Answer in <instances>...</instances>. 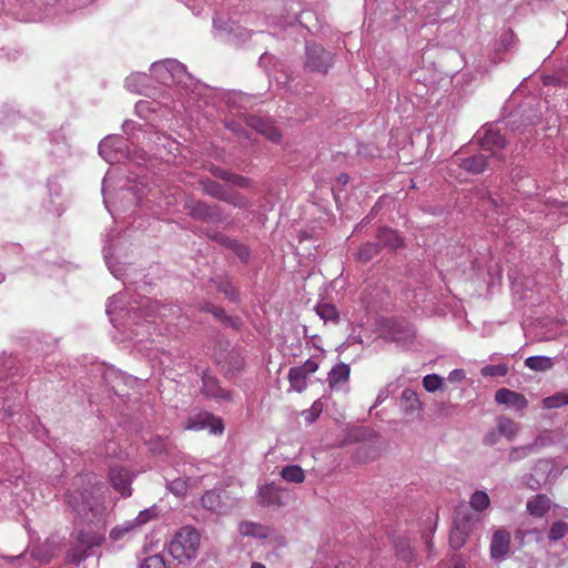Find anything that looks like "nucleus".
I'll return each mask as SVG.
<instances>
[{
	"mask_svg": "<svg viewBox=\"0 0 568 568\" xmlns=\"http://www.w3.org/2000/svg\"><path fill=\"white\" fill-rule=\"evenodd\" d=\"M510 534L506 529H498L490 541V556L495 560H503L509 552Z\"/></svg>",
	"mask_w": 568,
	"mask_h": 568,
	"instance_id": "obj_21",
	"label": "nucleus"
},
{
	"mask_svg": "<svg viewBox=\"0 0 568 568\" xmlns=\"http://www.w3.org/2000/svg\"><path fill=\"white\" fill-rule=\"evenodd\" d=\"M104 258H105V263L109 267V270L111 271V273L115 276V277H120L121 276V270L120 268H116L115 265L113 264V257L112 255L109 253V252H105L104 253Z\"/></svg>",
	"mask_w": 568,
	"mask_h": 568,
	"instance_id": "obj_54",
	"label": "nucleus"
},
{
	"mask_svg": "<svg viewBox=\"0 0 568 568\" xmlns=\"http://www.w3.org/2000/svg\"><path fill=\"white\" fill-rule=\"evenodd\" d=\"M333 65V54L318 44H306L305 68L312 72L326 73Z\"/></svg>",
	"mask_w": 568,
	"mask_h": 568,
	"instance_id": "obj_10",
	"label": "nucleus"
},
{
	"mask_svg": "<svg viewBox=\"0 0 568 568\" xmlns=\"http://www.w3.org/2000/svg\"><path fill=\"white\" fill-rule=\"evenodd\" d=\"M549 509L550 499L546 495H537L527 503V510L534 517H542Z\"/></svg>",
	"mask_w": 568,
	"mask_h": 568,
	"instance_id": "obj_28",
	"label": "nucleus"
},
{
	"mask_svg": "<svg viewBox=\"0 0 568 568\" xmlns=\"http://www.w3.org/2000/svg\"><path fill=\"white\" fill-rule=\"evenodd\" d=\"M200 540V534L195 528L184 526L175 532L169 545V551L180 562L190 561L197 555Z\"/></svg>",
	"mask_w": 568,
	"mask_h": 568,
	"instance_id": "obj_3",
	"label": "nucleus"
},
{
	"mask_svg": "<svg viewBox=\"0 0 568 568\" xmlns=\"http://www.w3.org/2000/svg\"><path fill=\"white\" fill-rule=\"evenodd\" d=\"M151 72L153 77L164 85L181 83L185 78L190 77L185 65L175 59H165L152 63Z\"/></svg>",
	"mask_w": 568,
	"mask_h": 568,
	"instance_id": "obj_6",
	"label": "nucleus"
},
{
	"mask_svg": "<svg viewBox=\"0 0 568 568\" xmlns=\"http://www.w3.org/2000/svg\"><path fill=\"white\" fill-rule=\"evenodd\" d=\"M495 402L517 412H521L528 406V400L521 393H517L509 388H499L495 393Z\"/></svg>",
	"mask_w": 568,
	"mask_h": 568,
	"instance_id": "obj_18",
	"label": "nucleus"
},
{
	"mask_svg": "<svg viewBox=\"0 0 568 568\" xmlns=\"http://www.w3.org/2000/svg\"><path fill=\"white\" fill-rule=\"evenodd\" d=\"M477 139L481 151L485 153H497L501 158L498 151L505 148L506 140L498 130L493 126H484L477 132Z\"/></svg>",
	"mask_w": 568,
	"mask_h": 568,
	"instance_id": "obj_14",
	"label": "nucleus"
},
{
	"mask_svg": "<svg viewBox=\"0 0 568 568\" xmlns=\"http://www.w3.org/2000/svg\"><path fill=\"white\" fill-rule=\"evenodd\" d=\"M103 540L104 537L102 534H93L92 536L87 538L84 532H81V546L75 547L74 549L68 552L69 561L72 564L81 562L89 556L88 550L94 546L101 545Z\"/></svg>",
	"mask_w": 568,
	"mask_h": 568,
	"instance_id": "obj_17",
	"label": "nucleus"
},
{
	"mask_svg": "<svg viewBox=\"0 0 568 568\" xmlns=\"http://www.w3.org/2000/svg\"><path fill=\"white\" fill-rule=\"evenodd\" d=\"M290 388L302 393L307 387V375L296 366L291 367L287 375Z\"/></svg>",
	"mask_w": 568,
	"mask_h": 568,
	"instance_id": "obj_31",
	"label": "nucleus"
},
{
	"mask_svg": "<svg viewBox=\"0 0 568 568\" xmlns=\"http://www.w3.org/2000/svg\"><path fill=\"white\" fill-rule=\"evenodd\" d=\"M31 556L40 561H49L52 557V551L47 548L45 545L39 548H33L31 550Z\"/></svg>",
	"mask_w": 568,
	"mask_h": 568,
	"instance_id": "obj_49",
	"label": "nucleus"
},
{
	"mask_svg": "<svg viewBox=\"0 0 568 568\" xmlns=\"http://www.w3.org/2000/svg\"><path fill=\"white\" fill-rule=\"evenodd\" d=\"M471 521L468 517H457L449 532V545L454 549H459L466 541L470 531Z\"/></svg>",
	"mask_w": 568,
	"mask_h": 568,
	"instance_id": "obj_20",
	"label": "nucleus"
},
{
	"mask_svg": "<svg viewBox=\"0 0 568 568\" xmlns=\"http://www.w3.org/2000/svg\"><path fill=\"white\" fill-rule=\"evenodd\" d=\"M351 368L345 363H338L332 367L327 376L331 388H341L349 378Z\"/></svg>",
	"mask_w": 568,
	"mask_h": 568,
	"instance_id": "obj_26",
	"label": "nucleus"
},
{
	"mask_svg": "<svg viewBox=\"0 0 568 568\" xmlns=\"http://www.w3.org/2000/svg\"><path fill=\"white\" fill-rule=\"evenodd\" d=\"M105 486L93 474L74 478L73 488L65 495L68 506L83 520L101 523L105 519Z\"/></svg>",
	"mask_w": 568,
	"mask_h": 568,
	"instance_id": "obj_1",
	"label": "nucleus"
},
{
	"mask_svg": "<svg viewBox=\"0 0 568 568\" xmlns=\"http://www.w3.org/2000/svg\"><path fill=\"white\" fill-rule=\"evenodd\" d=\"M424 404L418 394L410 388H405L400 395V409L406 416H413L423 410Z\"/></svg>",
	"mask_w": 568,
	"mask_h": 568,
	"instance_id": "obj_24",
	"label": "nucleus"
},
{
	"mask_svg": "<svg viewBox=\"0 0 568 568\" xmlns=\"http://www.w3.org/2000/svg\"><path fill=\"white\" fill-rule=\"evenodd\" d=\"M246 124L254 129L256 132L265 135L268 140L277 142L281 139V133L268 120L256 115H248Z\"/></svg>",
	"mask_w": 568,
	"mask_h": 568,
	"instance_id": "obj_22",
	"label": "nucleus"
},
{
	"mask_svg": "<svg viewBox=\"0 0 568 568\" xmlns=\"http://www.w3.org/2000/svg\"><path fill=\"white\" fill-rule=\"evenodd\" d=\"M315 312L324 322H338L339 313L334 304L320 303L316 305Z\"/></svg>",
	"mask_w": 568,
	"mask_h": 568,
	"instance_id": "obj_32",
	"label": "nucleus"
},
{
	"mask_svg": "<svg viewBox=\"0 0 568 568\" xmlns=\"http://www.w3.org/2000/svg\"><path fill=\"white\" fill-rule=\"evenodd\" d=\"M239 531L244 537H254L257 539H266L271 535V529L267 526L253 521H242L239 525Z\"/></svg>",
	"mask_w": 568,
	"mask_h": 568,
	"instance_id": "obj_27",
	"label": "nucleus"
},
{
	"mask_svg": "<svg viewBox=\"0 0 568 568\" xmlns=\"http://www.w3.org/2000/svg\"><path fill=\"white\" fill-rule=\"evenodd\" d=\"M229 183L235 185V186H239V187H248L250 186V180L245 176H242V175H239V174H234V173H230L229 175V179L227 181Z\"/></svg>",
	"mask_w": 568,
	"mask_h": 568,
	"instance_id": "obj_50",
	"label": "nucleus"
},
{
	"mask_svg": "<svg viewBox=\"0 0 568 568\" xmlns=\"http://www.w3.org/2000/svg\"><path fill=\"white\" fill-rule=\"evenodd\" d=\"M469 504L474 510L483 511L488 508L490 500L487 493L477 490L471 495Z\"/></svg>",
	"mask_w": 568,
	"mask_h": 568,
	"instance_id": "obj_37",
	"label": "nucleus"
},
{
	"mask_svg": "<svg viewBox=\"0 0 568 568\" xmlns=\"http://www.w3.org/2000/svg\"><path fill=\"white\" fill-rule=\"evenodd\" d=\"M109 477L111 485L122 497L131 496L134 475L130 470L122 466H115L111 468Z\"/></svg>",
	"mask_w": 568,
	"mask_h": 568,
	"instance_id": "obj_15",
	"label": "nucleus"
},
{
	"mask_svg": "<svg viewBox=\"0 0 568 568\" xmlns=\"http://www.w3.org/2000/svg\"><path fill=\"white\" fill-rule=\"evenodd\" d=\"M123 131L129 134L135 128V123L133 121H125L122 125Z\"/></svg>",
	"mask_w": 568,
	"mask_h": 568,
	"instance_id": "obj_63",
	"label": "nucleus"
},
{
	"mask_svg": "<svg viewBox=\"0 0 568 568\" xmlns=\"http://www.w3.org/2000/svg\"><path fill=\"white\" fill-rule=\"evenodd\" d=\"M212 315L215 318H217L221 322H223L225 325H229V326H232V327H235L237 325V320L226 315L224 310L219 307V306H216L214 308V311L212 312Z\"/></svg>",
	"mask_w": 568,
	"mask_h": 568,
	"instance_id": "obj_48",
	"label": "nucleus"
},
{
	"mask_svg": "<svg viewBox=\"0 0 568 568\" xmlns=\"http://www.w3.org/2000/svg\"><path fill=\"white\" fill-rule=\"evenodd\" d=\"M281 477L288 483L301 484L305 479V474L298 465H287L282 468Z\"/></svg>",
	"mask_w": 568,
	"mask_h": 568,
	"instance_id": "obj_33",
	"label": "nucleus"
},
{
	"mask_svg": "<svg viewBox=\"0 0 568 568\" xmlns=\"http://www.w3.org/2000/svg\"><path fill=\"white\" fill-rule=\"evenodd\" d=\"M204 191L207 195H210L214 199L221 200V201H223L224 195L226 193L224 187L214 181L206 182L204 184Z\"/></svg>",
	"mask_w": 568,
	"mask_h": 568,
	"instance_id": "obj_43",
	"label": "nucleus"
},
{
	"mask_svg": "<svg viewBox=\"0 0 568 568\" xmlns=\"http://www.w3.org/2000/svg\"><path fill=\"white\" fill-rule=\"evenodd\" d=\"M296 367L308 376L318 369V364L313 359H307L302 365Z\"/></svg>",
	"mask_w": 568,
	"mask_h": 568,
	"instance_id": "obj_52",
	"label": "nucleus"
},
{
	"mask_svg": "<svg viewBox=\"0 0 568 568\" xmlns=\"http://www.w3.org/2000/svg\"><path fill=\"white\" fill-rule=\"evenodd\" d=\"M530 455H534V454L528 444L513 446L508 452L507 460L510 464H515V463H519V462L528 458Z\"/></svg>",
	"mask_w": 568,
	"mask_h": 568,
	"instance_id": "obj_35",
	"label": "nucleus"
},
{
	"mask_svg": "<svg viewBox=\"0 0 568 568\" xmlns=\"http://www.w3.org/2000/svg\"><path fill=\"white\" fill-rule=\"evenodd\" d=\"M213 26L219 37L235 44L251 38V32L247 29L230 18L217 17L213 20Z\"/></svg>",
	"mask_w": 568,
	"mask_h": 568,
	"instance_id": "obj_9",
	"label": "nucleus"
},
{
	"mask_svg": "<svg viewBox=\"0 0 568 568\" xmlns=\"http://www.w3.org/2000/svg\"><path fill=\"white\" fill-rule=\"evenodd\" d=\"M465 372L463 369H453L448 375V381L452 383L460 382L465 378Z\"/></svg>",
	"mask_w": 568,
	"mask_h": 568,
	"instance_id": "obj_56",
	"label": "nucleus"
},
{
	"mask_svg": "<svg viewBox=\"0 0 568 568\" xmlns=\"http://www.w3.org/2000/svg\"><path fill=\"white\" fill-rule=\"evenodd\" d=\"M497 430L501 436L511 442L518 436L520 428L511 418L501 416L497 419Z\"/></svg>",
	"mask_w": 568,
	"mask_h": 568,
	"instance_id": "obj_29",
	"label": "nucleus"
},
{
	"mask_svg": "<svg viewBox=\"0 0 568 568\" xmlns=\"http://www.w3.org/2000/svg\"><path fill=\"white\" fill-rule=\"evenodd\" d=\"M379 252L378 243H365L362 245L357 253V258L362 262L371 261Z\"/></svg>",
	"mask_w": 568,
	"mask_h": 568,
	"instance_id": "obj_39",
	"label": "nucleus"
},
{
	"mask_svg": "<svg viewBox=\"0 0 568 568\" xmlns=\"http://www.w3.org/2000/svg\"><path fill=\"white\" fill-rule=\"evenodd\" d=\"M258 495L262 504L267 506H284L286 503L284 489L273 483L260 487Z\"/></svg>",
	"mask_w": 568,
	"mask_h": 568,
	"instance_id": "obj_23",
	"label": "nucleus"
},
{
	"mask_svg": "<svg viewBox=\"0 0 568 568\" xmlns=\"http://www.w3.org/2000/svg\"><path fill=\"white\" fill-rule=\"evenodd\" d=\"M508 366L506 364L486 365L480 369L484 377L506 376L508 374Z\"/></svg>",
	"mask_w": 568,
	"mask_h": 568,
	"instance_id": "obj_42",
	"label": "nucleus"
},
{
	"mask_svg": "<svg viewBox=\"0 0 568 568\" xmlns=\"http://www.w3.org/2000/svg\"><path fill=\"white\" fill-rule=\"evenodd\" d=\"M200 504L212 514L225 516L239 506V499L225 489L213 488L201 496Z\"/></svg>",
	"mask_w": 568,
	"mask_h": 568,
	"instance_id": "obj_4",
	"label": "nucleus"
},
{
	"mask_svg": "<svg viewBox=\"0 0 568 568\" xmlns=\"http://www.w3.org/2000/svg\"><path fill=\"white\" fill-rule=\"evenodd\" d=\"M216 306L213 305L212 303H209V302H205L203 304L200 305V311L201 312H206V313H211L214 311Z\"/></svg>",
	"mask_w": 568,
	"mask_h": 568,
	"instance_id": "obj_62",
	"label": "nucleus"
},
{
	"mask_svg": "<svg viewBox=\"0 0 568 568\" xmlns=\"http://www.w3.org/2000/svg\"><path fill=\"white\" fill-rule=\"evenodd\" d=\"M423 386L428 393H435L443 388L444 379L437 374H428L423 378Z\"/></svg>",
	"mask_w": 568,
	"mask_h": 568,
	"instance_id": "obj_41",
	"label": "nucleus"
},
{
	"mask_svg": "<svg viewBox=\"0 0 568 568\" xmlns=\"http://www.w3.org/2000/svg\"><path fill=\"white\" fill-rule=\"evenodd\" d=\"M250 568H266V567H265V565H263L261 562L254 561V562H252Z\"/></svg>",
	"mask_w": 568,
	"mask_h": 568,
	"instance_id": "obj_64",
	"label": "nucleus"
},
{
	"mask_svg": "<svg viewBox=\"0 0 568 568\" xmlns=\"http://www.w3.org/2000/svg\"><path fill=\"white\" fill-rule=\"evenodd\" d=\"M151 78L146 73L143 72H134L131 73L125 79V88L138 94H146V91L150 87Z\"/></svg>",
	"mask_w": 568,
	"mask_h": 568,
	"instance_id": "obj_25",
	"label": "nucleus"
},
{
	"mask_svg": "<svg viewBox=\"0 0 568 568\" xmlns=\"http://www.w3.org/2000/svg\"><path fill=\"white\" fill-rule=\"evenodd\" d=\"M158 514L156 506L141 510L135 518L125 520L113 527L109 534L110 539L112 541H122L132 538L141 530L142 526L156 518Z\"/></svg>",
	"mask_w": 568,
	"mask_h": 568,
	"instance_id": "obj_5",
	"label": "nucleus"
},
{
	"mask_svg": "<svg viewBox=\"0 0 568 568\" xmlns=\"http://www.w3.org/2000/svg\"><path fill=\"white\" fill-rule=\"evenodd\" d=\"M189 213L193 219L204 222H221L222 211L217 205H209L204 202L197 201L189 205Z\"/></svg>",
	"mask_w": 568,
	"mask_h": 568,
	"instance_id": "obj_16",
	"label": "nucleus"
},
{
	"mask_svg": "<svg viewBox=\"0 0 568 568\" xmlns=\"http://www.w3.org/2000/svg\"><path fill=\"white\" fill-rule=\"evenodd\" d=\"M202 393L217 400H231L232 394L230 390L224 389L220 386L216 377L211 375L209 372L202 374Z\"/></svg>",
	"mask_w": 568,
	"mask_h": 568,
	"instance_id": "obj_19",
	"label": "nucleus"
},
{
	"mask_svg": "<svg viewBox=\"0 0 568 568\" xmlns=\"http://www.w3.org/2000/svg\"><path fill=\"white\" fill-rule=\"evenodd\" d=\"M552 82H558L561 85H568V73H566V71H561L552 79L551 83Z\"/></svg>",
	"mask_w": 568,
	"mask_h": 568,
	"instance_id": "obj_58",
	"label": "nucleus"
},
{
	"mask_svg": "<svg viewBox=\"0 0 568 568\" xmlns=\"http://www.w3.org/2000/svg\"><path fill=\"white\" fill-rule=\"evenodd\" d=\"M323 405L320 400L314 402L310 409L303 412L304 418L308 423H313L322 413Z\"/></svg>",
	"mask_w": 568,
	"mask_h": 568,
	"instance_id": "obj_47",
	"label": "nucleus"
},
{
	"mask_svg": "<svg viewBox=\"0 0 568 568\" xmlns=\"http://www.w3.org/2000/svg\"><path fill=\"white\" fill-rule=\"evenodd\" d=\"M231 356L234 357V364L232 365L231 369H233V371L241 369L243 366L242 357H240L239 355L234 356L233 354Z\"/></svg>",
	"mask_w": 568,
	"mask_h": 568,
	"instance_id": "obj_61",
	"label": "nucleus"
},
{
	"mask_svg": "<svg viewBox=\"0 0 568 568\" xmlns=\"http://www.w3.org/2000/svg\"><path fill=\"white\" fill-rule=\"evenodd\" d=\"M525 366L531 371L545 372L551 368L552 359L540 355L529 356L525 359Z\"/></svg>",
	"mask_w": 568,
	"mask_h": 568,
	"instance_id": "obj_34",
	"label": "nucleus"
},
{
	"mask_svg": "<svg viewBox=\"0 0 568 568\" xmlns=\"http://www.w3.org/2000/svg\"><path fill=\"white\" fill-rule=\"evenodd\" d=\"M554 444V439L548 432H544L536 436L534 442L529 443V447L531 448L532 454H538L542 448L550 446Z\"/></svg>",
	"mask_w": 568,
	"mask_h": 568,
	"instance_id": "obj_38",
	"label": "nucleus"
},
{
	"mask_svg": "<svg viewBox=\"0 0 568 568\" xmlns=\"http://www.w3.org/2000/svg\"><path fill=\"white\" fill-rule=\"evenodd\" d=\"M499 436H501L498 430H491L484 437L483 442L487 446H494L498 443Z\"/></svg>",
	"mask_w": 568,
	"mask_h": 568,
	"instance_id": "obj_53",
	"label": "nucleus"
},
{
	"mask_svg": "<svg viewBox=\"0 0 568 568\" xmlns=\"http://www.w3.org/2000/svg\"><path fill=\"white\" fill-rule=\"evenodd\" d=\"M106 314L111 317L113 314L119 313V317L126 321L125 325L134 323L138 317H154L159 316L163 321H170L181 316V308L176 305L160 304L149 297H143L129 308H124V295L118 294L109 298L106 304Z\"/></svg>",
	"mask_w": 568,
	"mask_h": 568,
	"instance_id": "obj_2",
	"label": "nucleus"
},
{
	"mask_svg": "<svg viewBox=\"0 0 568 568\" xmlns=\"http://www.w3.org/2000/svg\"><path fill=\"white\" fill-rule=\"evenodd\" d=\"M501 161L503 159L497 153H485L484 151L468 158L456 156L453 159L454 164L471 174H480L487 169H495Z\"/></svg>",
	"mask_w": 568,
	"mask_h": 568,
	"instance_id": "obj_7",
	"label": "nucleus"
},
{
	"mask_svg": "<svg viewBox=\"0 0 568 568\" xmlns=\"http://www.w3.org/2000/svg\"><path fill=\"white\" fill-rule=\"evenodd\" d=\"M140 568H168V567H166V564L162 556L153 555V556L146 557L142 561Z\"/></svg>",
	"mask_w": 568,
	"mask_h": 568,
	"instance_id": "obj_46",
	"label": "nucleus"
},
{
	"mask_svg": "<svg viewBox=\"0 0 568 568\" xmlns=\"http://www.w3.org/2000/svg\"><path fill=\"white\" fill-rule=\"evenodd\" d=\"M22 390L12 382L0 385V422H8L21 407Z\"/></svg>",
	"mask_w": 568,
	"mask_h": 568,
	"instance_id": "obj_8",
	"label": "nucleus"
},
{
	"mask_svg": "<svg viewBox=\"0 0 568 568\" xmlns=\"http://www.w3.org/2000/svg\"><path fill=\"white\" fill-rule=\"evenodd\" d=\"M567 534H568V524L562 520H558L551 525L549 532H548V538L551 541H558L561 538H564Z\"/></svg>",
	"mask_w": 568,
	"mask_h": 568,
	"instance_id": "obj_40",
	"label": "nucleus"
},
{
	"mask_svg": "<svg viewBox=\"0 0 568 568\" xmlns=\"http://www.w3.org/2000/svg\"><path fill=\"white\" fill-rule=\"evenodd\" d=\"M389 395V392L387 388H383L378 392L377 396H376V399H375V403H374V406L373 407H376L378 405H381L384 400H386V398L388 397Z\"/></svg>",
	"mask_w": 568,
	"mask_h": 568,
	"instance_id": "obj_57",
	"label": "nucleus"
},
{
	"mask_svg": "<svg viewBox=\"0 0 568 568\" xmlns=\"http://www.w3.org/2000/svg\"><path fill=\"white\" fill-rule=\"evenodd\" d=\"M226 128L231 131H233L235 134H242V132L244 131L240 124H237L236 122H230L226 124Z\"/></svg>",
	"mask_w": 568,
	"mask_h": 568,
	"instance_id": "obj_60",
	"label": "nucleus"
},
{
	"mask_svg": "<svg viewBox=\"0 0 568 568\" xmlns=\"http://www.w3.org/2000/svg\"><path fill=\"white\" fill-rule=\"evenodd\" d=\"M568 405V392H559L544 398L542 406L547 409L559 408Z\"/></svg>",
	"mask_w": 568,
	"mask_h": 568,
	"instance_id": "obj_36",
	"label": "nucleus"
},
{
	"mask_svg": "<svg viewBox=\"0 0 568 568\" xmlns=\"http://www.w3.org/2000/svg\"><path fill=\"white\" fill-rule=\"evenodd\" d=\"M224 202H227L230 203L231 205L235 206V207H247L248 206V201L247 199L237 193V192H234V193H225L224 195V199H223Z\"/></svg>",
	"mask_w": 568,
	"mask_h": 568,
	"instance_id": "obj_44",
	"label": "nucleus"
},
{
	"mask_svg": "<svg viewBox=\"0 0 568 568\" xmlns=\"http://www.w3.org/2000/svg\"><path fill=\"white\" fill-rule=\"evenodd\" d=\"M126 150V141L120 135L106 136L99 144L100 155L109 163L120 161Z\"/></svg>",
	"mask_w": 568,
	"mask_h": 568,
	"instance_id": "obj_13",
	"label": "nucleus"
},
{
	"mask_svg": "<svg viewBox=\"0 0 568 568\" xmlns=\"http://www.w3.org/2000/svg\"><path fill=\"white\" fill-rule=\"evenodd\" d=\"M184 429L189 430H202L210 428V434L221 435L224 430V425L220 418H216L213 414L203 412L194 416H190L183 425Z\"/></svg>",
	"mask_w": 568,
	"mask_h": 568,
	"instance_id": "obj_12",
	"label": "nucleus"
},
{
	"mask_svg": "<svg viewBox=\"0 0 568 568\" xmlns=\"http://www.w3.org/2000/svg\"><path fill=\"white\" fill-rule=\"evenodd\" d=\"M178 467V473L182 476L166 480V488L175 496H184L191 485V480L196 477L200 466L192 462H183L179 463Z\"/></svg>",
	"mask_w": 568,
	"mask_h": 568,
	"instance_id": "obj_11",
	"label": "nucleus"
},
{
	"mask_svg": "<svg viewBox=\"0 0 568 568\" xmlns=\"http://www.w3.org/2000/svg\"><path fill=\"white\" fill-rule=\"evenodd\" d=\"M229 250L234 252V254L243 262L247 261L250 257V250L246 245L237 242L236 240H233L232 244L230 245Z\"/></svg>",
	"mask_w": 568,
	"mask_h": 568,
	"instance_id": "obj_45",
	"label": "nucleus"
},
{
	"mask_svg": "<svg viewBox=\"0 0 568 568\" xmlns=\"http://www.w3.org/2000/svg\"><path fill=\"white\" fill-rule=\"evenodd\" d=\"M210 171H211V173L214 176H216V178H219V179H221L223 181H227L229 175L231 173V172H229V171H226V170H224V169H222L220 166H212Z\"/></svg>",
	"mask_w": 568,
	"mask_h": 568,
	"instance_id": "obj_55",
	"label": "nucleus"
},
{
	"mask_svg": "<svg viewBox=\"0 0 568 568\" xmlns=\"http://www.w3.org/2000/svg\"><path fill=\"white\" fill-rule=\"evenodd\" d=\"M151 449L162 453L166 449V444L159 439V443H151Z\"/></svg>",
	"mask_w": 568,
	"mask_h": 568,
	"instance_id": "obj_59",
	"label": "nucleus"
},
{
	"mask_svg": "<svg viewBox=\"0 0 568 568\" xmlns=\"http://www.w3.org/2000/svg\"><path fill=\"white\" fill-rule=\"evenodd\" d=\"M209 237L212 239L213 241L217 242L219 244L225 246L226 248L230 247V245L232 244V242L234 240V239H231V237L226 236L225 234L217 232V231H214L211 234H209Z\"/></svg>",
	"mask_w": 568,
	"mask_h": 568,
	"instance_id": "obj_51",
	"label": "nucleus"
},
{
	"mask_svg": "<svg viewBox=\"0 0 568 568\" xmlns=\"http://www.w3.org/2000/svg\"><path fill=\"white\" fill-rule=\"evenodd\" d=\"M377 239L379 245H384L390 250H396L402 245V239L397 232L388 227L381 229Z\"/></svg>",
	"mask_w": 568,
	"mask_h": 568,
	"instance_id": "obj_30",
	"label": "nucleus"
}]
</instances>
